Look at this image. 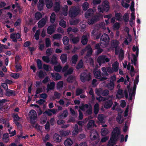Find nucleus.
<instances>
[{
  "mask_svg": "<svg viewBox=\"0 0 146 146\" xmlns=\"http://www.w3.org/2000/svg\"><path fill=\"white\" fill-rule=\"evenodd\" d=\"M45 44L46 47L48 48L51 46V41L50 39L48 38H46L45 39Z\"/></svg>",
  "mask_w": 146,
  "mask_h": 146,
  "instance_id": "obj_42",
  "label": "nucleus"
},
{
  "mask_svg": "<svg viewBox=\"0 0 146 146\" xmlns=\"http://www.w3.org/2000/svg\"><path fill=\"white\" fill-rule=\"evenodd\" d=\"M61 137L57 133H55L54 135L53 139L54 141L57 142H60L61 141L60 138Z\"/></svg>",
  "mask_w": 146,
  "mask_h": 146,
  "instance_id": "obj_33",
  "label": "nucleus"
},
{
  "mask_svg": "<svg viewBox=\"0 0 146 146\" xmlns=\"http://www.w3.org/2000/svg\"><path fill=\"white\" fill-rule=\"evenodd\" d=\"M56 19V15L54 12H52L50 17V21L52 23H54Z\"/></svg>",
  "mask_w": 146,
  "mask_h": 146,
  "instance_id": "obj_34",
  "label": "nucleus"
},
{
  "mask_svg": "<svg viewBox=\"0 0 146 146\" xmlns=\"http://www.w3.org/2000/svg\"><path fill=\"white\" fill-rule=\"evenodd\" d=\"M110 38L108 35L106 33L103 34L101 36L100 43L102 47H105L108 46L109 44Z\"/></svg>",
  "mask_w": 146,
  "mask_h": 146,
  "instance_id": "obj_2",
  "label": "nucleus"
},
{
  "mask_svg": "<svg viewBox=\"0 0 146 146\" xmlns=\"http://www.w3.org/2000/svg\"><path fill=\"white\" fill-rule=\"evenodd\" d=\"M50 63L53 65H56L58 64L57 57L55 55H53L51 58Z\"/></svg>",
  "mask_w": 146,
  "mask_h": 146,
  "instance_id": "obj_19",
  "label": "nucleus"
},
{
  "mask_svg": "<svg viewBox=\"0 0 146 146\" xmlns=\"http://www.w3.org/2000/svg\"><path fill=\"white\" fill-rule=\"evenodd\" d=\"M110 60V58L105 55L100 56L97 58V62L100 65H101L102 64L105 63V62H109Z\"/></svg>",
  "mask_w": 146,
  "mask_h": 146,
  "instance_id": "obj_7",
  "label": "nucleus"
},
{
  "mask_svg": "<svg viewBox=\"0 0 146 146\" xmlns=\"http://www.w3.org/2000/svg\"><path fill=\"white\" fill-rule=\"evenodd\" d=\"M5 95L7 97L15 96L16 95V94L14 90L8 89L6 90Z\"/></svg>",
  "mask_w": 146,
  "mask_h": 146,
  "instance_id": "obj_10",
  "label": "nucleus"
},
{
  "mask_svg": "<svg viewBox=\"0 0 146 146\" xmlns=\"http://www.w3.org/2000/svg\"><path fill=\"white\" fill-rule=\"evenodd\" d=\"M73 143V142L70 139H67L64 142V144L65 146H70Z\"/></svg>",
  "mask_w": 146,
  "mask_h": 146,
  "instance_id": "obj_25",
  "label": "nucleus"
},
{
  "mask_svg": "<svg viewBox=\"0 0 146 146\" xmlns=\"http://www.w3.org/2000/svg\"><path fill=\"white\" fill-rule=\"evenodd\" d=\"M86 113L88 115H91L92 114V107L91 105H90L89 108L86 110Z\"/></svg>",
  "mask_w": 146,
  "mask_h": 146,
  "instance_id": "obj_51",
  "label": "nucleus"
},
{
  "mask_svg": "<svg viewBox=\"0 0 146 146\" xmlns=\"http://www.w3.org/2000/svg\"><path fill=\"white\" fill-rule=\"evenodd\" d=\"M93 73L94 77L100 81H104L108 79V78L106 77L102 76L101 72L100 70H98L95 68L94 70Z\"/></svg>",
  "mask_w": 146,
  "mask_h": 146,
  "instance_id": "obj_6",
  "label": "nucleus"
},
{
  "mask_svg": "<svg viewBox=\"0 0 146 146\" xmlns=\"http://www.w3.org/2000/svg\"><path fill=\"white\" fill-rule=\"evenodd\" d=\"M10 38L12 39L13 41L15 42H17V40L16 38V34L12 33L10 36Z\"/></svg>",
  "mask_w": 146,
  "mask_h": 146,
  "instance_id": "obj_50",
  "label": "nucleus"
},
{
  "mask_svg": "<svg viewBox=\"0 0 146 146\" xmlns=\"http://www.w3.org/2000/svg\"><path fill=\"white\" fill-rule=\"evenodd\" d=\"M12 117L13 118V121H18L20 119V117H19L18 114H13L12 115Z\"/></svg>",
  "mask_w": 146,
  "mask_h": 146,
  "instance_id": "obj_46",
  "label": "nucleus"
},
{
  "mask_svg": "<svg viewBox=\"0 0 146 146\" xmlns=\"http://www.w3.org/2000/svg\"><path fill=\"white\" fill-rule=\"evenodd\" d=\"M60 5L59 2H56L54 7V10L56 13L59 12L60 9Z\"/></svg>",
  "mask_w": 146,
  "mask_h": 146,
  "instance_id": "obj_18",
  "label": "nucleus"
},
{
  "mask_svg": "<svg viewBox=\"0 0 146 146\" xmlns=\"http://www.w3.org/2000/svg\"><path fill=\"white\" fill-rule=\"evenodd\" d=\"M98 17L96 16H94L92 18L90 19L88 21L89 25H92L96 21Z\"/></svg>",
  "mask_w": 146,
  "mask_h": 146,
  "instance_id": "obj_21",
  "label": "nucleus"
},
{
  "mask_svg": "<svg viewBox=\"0 0 146 146\" xmlns=\"http://www.w3.org/2000/svg\"><path fill=\"white\" fill-rule=\"evenodd\" d=\"M112 68L113 72H117L118 70V63L117 62H115L112 65Z\"/></svg>",
  "mask_w": 146,
  "mask_h": 146,
  "instance_id": "obj_28",
  "label": "nucleus"
},
{
  "mask_svg": "<svg viewBox=\"0 0 146 146\" xmlns=\"http://www.w3.org/2000/svg\"><path fill=\"white\" fill-rule=\"evenodd\" d=\"M55 83L54 82H50V84H48L46 87V91L48 92L50 90H54V88Z\"/></svg>",
  "mask_w": 146,
  "mask_h": 146,
  "instance_id": "obj_13",
  "label": "nucleus"
},
{
  "mask_svg": "<svg viewBox=\"0 0 146 146\" xmlns=\"http://www.w3.org/2000/svg\"><path fill=\"white\" fill-rule=\"evenodd\" d=\"M47 19L46 18H42L38 23V26L39 28H42L44 27L46 23Z\"/></svg>",
  "mask_w": 146,
  "mask_h": 146,
  "instance_id": "obj_11",
  "label": "nucleus"
},
{
  "mask_svg": "<svg viewBox=\"0 0 146 146\" xmlns=\"http://www.w3.org/2000/svg\"><path fill=\"white\" fill-rule=\"evenodd\" d=\"M93 15V10L92 9H90L88 10L87 12L85 13V17H88V16H92Z\"/></svg>",
  "mask_w": 146,
  "mask_h": 146,
  "instance_id": "obj_29",
  "label": "nucleus"
},
{
  "mask_svg": "<svg viewBox=\"0 0 146 146\" xmlns=\"http://www.w3.org/2000/svg\"><path fill=\"white\" fill-rule=\"evenodd\" d=\"M63 82L62 81H60L57 84V89H59L60 88L63 87Z\"/></svg>",
  "mask_w": 146,
  "mask_h": 146,
  "instance_id": "obj_53",
  "label": "nucleus"
},
{
  "mask_svg": "<svg viewBox=\"0 0 146 146\" xmlns=\"http://www.w3.org/2000/svg\"><path fill=\"white\" fill-rule=\"evenodd\" d=\"M42 17V14L39 12H37L35 14V18L36 20H39Z\"/></svg>",
  "mask_w": 146,
  "mask_h": 146,
  "instance_id": "obj_47",
  "label": "nucleus"
},
{
  "mask_svg": "<svg viewBox=\"0 0 146 146\" xmlns=\"http://www.w3.org/2000/svg\"><path fill=\"white\" fill-rule=\"evenodd\" d=\"M114 86V82H110L109 83H108L107 85V87L108 89L110 90H112Z\"/></svg>",
  "mask_w": 146,
  "mask_h": 146,
  "instance_id": "obj_37",
  "label": "nucleus"
},
{
  "mask_svg": "<svg viewBox=\"0 0 146 146\" xmlns=\"http://www.w3.org/2000/svg\"><path fill=\"white\" fill-rule=\"evenodd\" d=\"M80 12L79 9L75 6H72L69 11V15L71 18H74L76 17Z\"/></svg>",
  "mask_w": 146,
  "mask_h": 146,
  "instance_id": "obj_4",
  "label": "nucleus"
},
{
  "mask_svg": "<svg viewBox=\"0 0 146 146\" xmlns=\"http://www.w3.org/2000/svg\"><path fill=\"white\" fill-rule=\"evenodd\" d=\"M21 22V20L20 18L18 19L17 21L14 24V26L15 27H17L18 26L20 25Z\"/></svg>",
  "mask_w": 146,
  "mask_h": 146,
  "instance_id": "obj_57",
  "label": "nucleus"
},
{
  "mask_svg": "<svg viewBox=\"0 0 146 146\" xmlns=\"http://www.w3.org/2000/svg\"><path fill=\"white\" fill-rule=\"evenodd\" d=\"M78 59V56L77 54L74 55L72 57V63L76 64L77 62Z\"/></svg>",
  "mask_w": 146,
  "mask_h": 146,
  "instance_id": "obj_41",
  "label": "nucleus"
},
{
  "mask_svg": "<svg viewBox=\"0 0 146 146\" xmlns=\"http://www.w3.org/2000/svg\"><path fill=\"white\" fill-rule=\"evenodd\" d=\"M98 10L100 12H108L110 9L109 2L107 1H104L102 5L98 7Z\"/></svg>",
  "mask_w": 146,
  "mask_h": 146,
  "instance_id": "obj_3",
  "label": "nucleus"
},
{
  "mask_svg": "<svg viewBox=\"0 0 146 146\" xmlns=\"http://www.w3.org/2000/svg\"><path fill=\"white\" fill-rule=\"evenodd\" d=\"M83 62L81 61L76 66L77 69L78 70L82 68L83 66Z\"/></svg>",
  "mask_w": 146,
  "mask_h": 146,
  "instance_id": "obj_64",
  "label": "nucleus"
},
{
  "mask_svg": "<svg viewBox=\"0 0 146 146\" xmlns=\"http://www.w3.org/2000/svg\"><path fill=\"white\" fill-rule=\"evenodd\" d=\"M73 69L72 68H70L66 72L64 73V76L65 77L66 76L68 75L71 74L73 71Z\"/></svg>",
  "mask_w": 146,
  "mask_h": 146,
  "instance_id": "obj_52",
  "label": "nucleus"
},
{
  "mask_svg": "<svg viewBox=\"0 0 146 146\" xmlns=\"http://www.w3.org/2000/svg\"><path fill=\"white\" fill-rule=\"evenodd\" d=\"M55 26L54 24L48 26L47 28V33L50 35L52 34L55 31V29L54 27Z\"/></svg>",
  "mask_w": 146,
  "mask_h": 146,
  "instance_id": "obj_14",
  "label": "nucleus"
},
{
  "mask_svg": "<svg viewBox=\"0 0 146 146\" xmlns=\"http://www.w3.org/2000/svg\"><path fill=\"white\" fill-rule=\"evenodd\" d=\"M69 37L70 41L74 44H77L80 41V38L79 36L74 37L72 34H70Z\"/></svg>",
  "mask_w": 146,
  "mask_h": 146,
  "instance_id": "obj_9",
  "label": "nucleus"
},
{
  "mask_svg": "<svg viewBox=\"0 0 146 146\" xmlns=\"http://www.w3.org/2000/svg\"><path fill=\"white\" fill-rule=\"evenodd\" d=\"M20 74L19 73H11L10 74V76L15 79H17L19 77Z\"/></svg>",
  "mask_w": 146,
  "mask_h": 146,
  "instance_id": "obj_45",
  "label": "nucleus"
},
{
  "mask_svg": "<svg viewBox=\"0 0 146 146\" xmlns=\"http://www.w3.org/2000/svg\"><path fill=\"white\" fill-rule=\"evenodd\" d=\"M99 111V105L98 103L95 104L94 106V113L97 115Z\"/></svg>",
  "mask_w": 146,
  "mask_h": 146,
  "instance_id": "obj_39",
  "label": "nucleus"
},
{
  "mask_svg": "<svg viewBox=\"0 0 146 146\" xmlns=\"http://www.w3.org/2000/svg\"><path fill=\"white\" fill-rule=\"evenodd\" d=\"M60 135L62 136L65 137L69 134V132L66 131H60Z\"/></svg>",
  "mask_w": 146,
  "mask_h": 146,
  "instance_id": "obj_58",
  "label": "nucleus"
},
{
  "mask_svg": "<svg viewBox=\"0 0 146 146\" xmlns=\"http://www.w3.org/2000/svg\"><path fill=\"white\" fill-rule=\"evenodd\" d=\"M38 4L37 5L38 10L41 11L43 9V6L44 5V3L43 0H39L38 3Z\"/></svg>",
  "mask_w": 146,
  "mask_h": 146,
  "instance_id": "obj_15",
  "label": "nucleus"
},
{
  "mask_svg": "<svg viewBox=\"0 0 146 146\" xmlns=\"http://www.w3.org/2000/svg\"><path fill=\"white\" fill-rule=\"evenodd\" d=\"M119 44L118 41L116 40H114L111 42V46L112 48H117Z\"/></svg>",
  "mask_w": 146,
  "mask_h": 146,
  "instance_id": "obj_20",
  "label": "nucleus"
},
{
  "mask_svg": "<svg viewBox=\"0 0 146 146\" xmlns=\"http://www.w3.org/2000/svg\"><path fill=\"white\" fill-rule=\"evenodd\" d=\"M98 119L99 121L101 123L104 122L103 115L102 114H99L98 116Z\"/></svg>",
  "mask_w": 146,
  "mask_h": 146,
  "instance_id": "obj_38",
  "label": "nucleus"
},
{
  "mask_svg": "<svg viewBox=\"0 0 146 146\" xmlns=\"http://www.w3.org/2000/svg\"><path fill=\"white\" fill-rule=\"evenodd\" d=\"M83 9L84 11H86L89 8V3L87 2H85L82 5Z\"/></svg>",
  "mask_w": 146,
  "mask_h": 146,
  "instance_id": "obj_40",
  "label": "nucleus"
},
{
  "mask_svg": "<svg viewBox=\"0 0 146 146\" xmlns=\"http://www.w3.org/2000/svg\"><path fill=\"white\" fill-rule=\"evenodd\" d=\"M29 118L31 120V123L33 124L35 123V121H33L32 120H35L37 118V114L36 111L33 110H32L29 113Z\"/></svg>",
  "mask_w": 146,
  "mask_h": 146,
  "instance_id": "obj_8",
  "label": "nucleus"
},
{
  "mask_svg": "<svg viewBox=\"0 0 146 146\" xmlns=\"http://www.w3.org/2000/svg\"><path fill=\"white\" fill-rule=\"evenodd\" d=\"M88 41V37L86 35H84L82 36L81 43L83 45L87 44Z\"/></svg>",
  "mask_w": 146,
  "mask_h": 146,
  "instance_id": "obj_23",
  "label": "nucleus"
},
{
  "mask_svg": "<svg viewBox=\"0 0 146 146\" xmlns=\"http://www.w3.org/2000/svg\"><path fill=\"white\" fill-rule=\"evenodd\" d=\"M113 104L112 99L108 100V99L105 102L104 107L106 109H109L110 108Z\"/></svg>",
  "mask_w": 146,
  "mask_h": 146,
  "instance_id": "obj_12",
  "label": "nucleus"
},
{
  "mask_svg": "<svg viewBox=\"0 0 146 146\" xmlns=\"http://www.w3.org/2000/svg\"><path fill=\"white\" fill-rule=\"evenodd\" d=\"M68 58L66 54H62L60 56V59L62 62L64 64L67 61Z\"/></svg>",
  "mask_w": 146,
  "mask_h": 146,
  "instance_id": "obj_16",
  "label": "nucleus"
},
{
  "mask_svg": "<svg viewBox=\"0 0 146 146\" xmlns=\"http://www.w3.org/2000/svg\"><path fill=\"white\" fill-rule=\"evenodd\" d=\"M115 16L117 20L121 22L122 21V15L120 13H115Z\"/></svg>",
  "mask_w": 146,
  "mask_h": 146,
  "instance_id": "obj_17",
  "label": "nucleus"
},
{
  "mask_svg": "<svg viewBox=\"0 0 146 146\" xmlns=\"http://www.w3.org/2000/svg\"><path fill=\"white\" fill-rule=\"evenodd\" d=\"M68 114V112L67 110H65L63 111L62 113L60 114L59 116V118H62L64 117H66Z\"/></svg>",
  "mask_w": 146,
  "mask_h": 146,
  "instance_id": "obj_36",
  "label": "nucleus"
},
{
  "mask_svg": "<svg viewBox=\"0 0 146 146\" xmlns=\"http://www.w3.org/2000/svg\"><path fill=\"white\" fill-rule=\"evenodd\" d=\"M74 79V78L72 75H70L68 77L67 80L69 83H72L73 82Z\"/></svg>",
  "mask_w": 146,
  "mask_h": 146,
  "instance_id": "obj_59",
  "label": "nucleus"
},
{
  "mask_svg": "<svg viewBox=\"0 0 146 146\" xmlns=\"http://www.w3.org/2000/svg\"><path fill=\"white\" fill-rule=\"evenodd\" d=\"M102 72V77H106L109 76V74L108 73L106 68L105 67H102L101 68Z\"/></svg>",
  "mask_w": 146,
  "mask_h": 146,
  "instance_id": "obj_22",
  "label": "nucleus"
},
{
  "mask_svg": "<svg viewBox=\"0 0 146 146\" xmlns=\"http://www.w3.org/2000/svg\"><path fill=\"white\" fill-rule=\"evenodd\" d=\"M49 56L47 55L43 56L42 58V59L44 62L48 63L50 61Z\"/></svg>",
  "mask_w": 146,
  "mask_h": 146,
  "instance_id": "obj_49",
  "label": "nucleus"
},
{
  "mask_svg": "<svg viewBox=\"0 0 146 146\" xmlns=\"http://www.w3.org/2000/svg\"><path fill=\"white\" fill-rule=\"evenodd\" d=\"M122 118V116L121 114L119 113L118 114V116L116 118L117 121L119 123H121L122 122V121L121 120V118Z\"/></svg>",
  "mask_w": 146,
  "mask_h": 146,
  "instance_id": "obj_60",
  "label": "nucleus"
},
{
  "mask_svg": "<svg viewBox=\"0 0 146 146\" xmlns=\"http://www.w3.org/2000/svg\"><path fill=\"white\" fill-rule=\"evenodd\" d=\"M123 19L125 22H128L129 21L128 14L127 13H125L123 16Z\"/></svg>",
  "mask_w": 146,
  "mask_h": 146,
  "instance_id": "obj_56",
  "label": "nucleus"
},
{
  "mask_svg": "<svg viewBox=\"0 0 146 146\" xmlns=\"http://www.w3.org/2000/svg\"><path fill=\"white\" fill-rule=\"evenodd\" d=\"M80 78L81 82L83 83L86 82H89L91 79L90 73L83 72L81 73L80 76Z\"/></svg>",
  "mask_w": 146,
  "mask_h": 146,
  "instance_id": "obj_5",
  "label": "nucleus"
},
{
  "mask_svg": "<svg viewBox=\"0 0 146 146\" xmlns=\"http://www.w3.org/2000/svg\"><path fill=\"white\" fill-rule=\"evenodd\" d=\"M51 75L52 78H54L56 80H59L61 78V76L58 73H56L55 74L51 73Z\"/></svg>",
  "mask_w": 146,
  "mask_h": 146,
  "instance_id": "obj_24",
  "label": "nucleus"
},
{
  "mask_svg": "<svg viewBox=\"0 0 146 146\" xmlns=\"http://www.w3.org/2000/svg\"><path fill=\"white\" fill-rule=\"evenodd\" d=\"M52 48L47 49L46 51V55L50 56L52 54Z\"/></svg>",
  "mask_w": 146,
  "mask_h": 146,
  "instance_id": "obj_54",
  "label": "nucleus"
},
{
  "mask_svg": "<svg viewBox=\"0 0 146 146\" xmlns=\"http://www.w3.org/2000/svg\"><path fill=\"white\" fill-rule=\"evenodd\" d=\"M38 69H40L42 68V65L41 60L37 59L36 61Z\"/></svg>",
  "mask_w": 146,
  "mask_h": 146,
  "instance_id": "obj_44",
  "label": "nucleus"
},
{
  "mask_svg": "<svg viewBox=\"0 0 146 146\" xmlns=\"http://www.w3.org/2000/svg\"><path fill=\"white\" fill-rule=\"evenodd\" d=\"M78 126L76 124L75 125L74 129L72 132V135H77L78 133Z\"/></svg>",
  "mask_w": 146,
  "mask_h": 146,
  "instance_id": "obj_32",
  "label": "nucleus"
},
{
  "mask_svg": "<svg viewBox=\"0 0 146 146\" xmlns=\"http://www.w3.org/2000/svg\"><path fill=\"white\" fill-rule=\"evenodd\" d=\"M59 25L61 27L65 28L66 27V22L63 20H61L59 23Z\"/></svg>",
  "mask_w": 146,
  "mask_h": 146,
  "instance_id": "obj_61",
  "label": "nucleus"
},
{
  "mask_svg": "<svg viewBox=\"0 0 146 146\" xmlns=\"http://www.w3.org/2000/svg\"><path fill=\"white\" fill-rule=\"evenodd\" d=\"M94 125V120H90L87 125V129L88 130L92 128V126Z\"/></svg>",
  "mask_w": 146,
  "mask_h": 146,
  "instance_id": "obj_27",
  "label": "nucleus"
},
{
  "mask_svg": "<svg viewBox=\"0 0 146 146\" xmlns=\"http://www.w3.org/2000/svg\"><path fill=\"white\" fill-rule=\"evenodd\" d=\"M62 35L60 34H55L52 37L54 39H60L61 38Z\"/></svg>",
  "mask_w": 146,
  "mask_h": 146,
  "instance_id": "obj_62",
  "label": "nucleus"
},
{
  "mask_svg": "<svg viewBox=\"0 0 146 146\" xmlns=\"http://www.w3.org/2000/svg\"><path fill=\"white\" fill-rule=\"evenodd\" d=\"M64 44L65 45H68L69 43V40L68 37L66 36H64L62 39Z\"/></svg>",
  "mask_w": 146,
  "mask_h": 146,
  "instance_id": "obj_35",
  "label": "nucleus"
},
{
  "mask_svg": "<svg viewBox=\"0 0 146 146\" xmlns=\"http://www.w3.org/2000/svg\"><path fill=\"white\" fill-rule=\"evenodd\" d=\"M122 93L123 90L121 89H118V91H117V93L116 95V98L119 99V97L118 96V95H121L122 94Z\"/></svg>",
  "mask_w": 146,
  "mask_h": 146,
  "instance_id": "obj_63",
  "label": "nucleus"
},
{
  "mask_svg": "<svg viewBox=\"0 0 146 146\" xmlns=\"http://www.w3.org/2000/svg\"><path fill=\"white\" fill-rule=\"evenodd\" d=\"M45 4L46 7L48 9L51 8L53 5V3L51 0H45Z\"/></svg>",
  "mask_w": 146,
  "mask_h": 146,
  "instance_id": "obj_26",
  "label": "nucleus"
},
{
  "mask_svg": "<svg viewBox=\"0 0 146 146\" xmlns=\"http://www.w3.org/2000/svg\"><path fill=\"white\" fill-rule=\"evenodd\" d=\"M120 129L117 127L114 128L110 138V141L111 143L116 142L118 139V136L120 135Z\"/></svg>",
  "mask_w": 146,
  "mask_h": 146,
  "instance_id": "obj_1",
  "label": "nucleus"
},
{
  "mask_svg": "<svg viewBox=\"0 0 146 146\" xmlns=\"http://www.w3.org/2000/svg\"><path fill=\"white\" fill-rule=\"evenodd\" d=\"M124 50L122 49H121L119 50V60H122L124 58Z\"/></svg>",
  "mask_w": 146,
  "mask_h": 146,
  "instance_id": "obj_31",
  "label": "nucleus"
},
{
  "mask_svg": "<svg viewBox=\"0 0 146 146\" xmlns=\"http://www.w3.org/2000/svg\"><path fill=\"white\" fill-rule=\"evenodd\" d=\"M83 93V90L82 89L78 88L76 90V96H79Z\"/></svg>",
  "mask_w": 146,
  "mask_h": 146,
  "instance_id": "obj_55",
  "label": "nucleus"
},
{
  "mask_svg": "<svg viewBox=\"0 0 146 146\" xmlns=\"http://www.w3.org/2000/svg\"><path fill=\"white\" fill-rule=\"evenodd\" d=\"M78 29L76 27L72 28L69 27L68 28L67 30V32L69 34H70L69 33L71 31H72L74 33H76L78 31Z\"/></svg>",
  "mask_w": 146,
  "mask_h": 146,
  "instance_id": "obj_30",
  "label": "nucleus"
},
{
  "mask_svg": "<svg viewBox=\"0 0 146 146\" xmlns=\"http://www.w3.org/2000/svg\"><path fill=\"white\" fill-rule=\"evenodd\" d=\"M108 130L105 128L102 129L101 130V134L102 136H105L108 134Z\"/></svg>",
  "mask_w": 146,
  "mask_h": 146,
  "instance_id": "obj_43",
  "label": "nucleus"
},
{
  "mask_svg": "<svg viewBox=\"0 0 146 146\" xmlns=\"http://www.w3.org/2000/svg\"><path fill=\"white\" fill-rule=\"evenodd\" d=\"M54 69L55 71L60 72L62 69V67L60 65H59L57 66H54Z\"/></svg>",
  "mask_w": 146,
  "mask_h": 146,
  "instance_id": "obj_48",
  "label": "nucleus"
}]
</instances>
